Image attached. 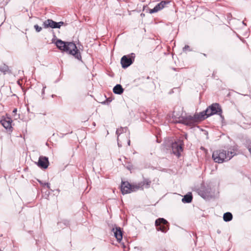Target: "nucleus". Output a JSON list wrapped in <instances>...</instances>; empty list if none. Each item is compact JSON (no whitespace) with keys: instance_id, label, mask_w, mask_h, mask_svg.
Here are the masks:
<instances>
[{"instance_id":"obj_1","label":"nucleus","mask_w":251,"mask_h":251,"mask_svg":"<svg viewBox=\"0 0 251 251\" xmlns=\"http://www.w3.org/2000/svg\"><path fill=\"white\" fill-rule=\"evenodd\" d=\"M236 149L234 148L227 151L223 150L215 151L213 152L212 158L215 162L222 163L229 160L234 156L236 154Z\"/></svg>"},{"instance_id":"obj_2","label":"nucleus","mask_w":251,"mask_h":251,"mask_svg":"<svg viewBox=\"0 0 251 251\" xmlns=\"http://www.w3.org/2000/svg\"><path fill=\"white\" fill-rule=\"evenodd\" d=\"M208 114L206 112V110L200 113L199 114H196L194 117L188 116L186 117H181L179 118V120L176 121L177 122L182 123L187 125H191L197 120H202L207 118Z\"/></svg>"},{"instance_id":"obj_3","label":"nucleus","mask_w":251,"mask_h":251,"mask_svg":"<svg viewBox=\"0 0 251 251\" xmlns=\"http://www.w3.org/2000/svg\"><path fill=\"white\" fill-rule=\"evenodd\" d=\"M208 114L206 112V110L200 113L199 114H196L194 117L188 116L186 117H181L179 118V120L176 121L177 122L182 123L187 125H191L197 120H202L207 118Z\"/></svg>"},{"instance_id":"obj_4","label":"nucleus","mask_w":251,"mask_h":251,"mask_svg":"<svg viewBox=\"0 0 251 251\" xmlns=\"http://www.w3.org/2000/svg\"><path fill=\"white\" fill-rule=\"evenodd\" d=\"M66 45V48L64 51H66L68 53L74 55L75 58L78 60L81 58L80 53L75 43L73 42H67Z\"/></svg>"},{"instance_id":"obj_5","label":"nucleus","mask_w":251,"mask_h":251,"mask_svg":"<svg viewBox=\"0 0 251 251\" xmlns=\"http://www.w3.org/2000/svg\"><path fill=\"white\" fill-rule=\"evenodd\" d=\"M136 184L131 185L128 182H122L121 184V191L123 194L130 193L137 190L135 188Z\"/></svg>"},{"instance_id":"obj_6","label":"nucleus","mask_w":251,"mask_h":251,"mask_svg":"<svg viewBox=\"0 0 251 251\" xmlns=\"http://www.w3.org/2000/svg\"><path fill=\"white\" fill-rule=\"evenodd\" d=\"M168 222L163 218H159L155 221V224L157 230H160L163 232H166L169 229L166 225Z\"/></svg>"},{"instance_id":"obj_7","label":"nucleus","mask_w":251,"mask_h":251,"mask_svg":"<svg viewBox=\"0 0 251 251\" xmlns=\"http://www.w3.org/2000/svg\"><path fill=\"white\" fill-rule=\"evenodd\" d=\"M206 112L208 113V116H209L216 114L220 115L221 116L222 109L218 103H215L209 106L206 109Z\"/></svg>"},{"instance_id":"obj_8","label":"nucleus","mask_w":251,"mask_h":251,"mask_svg":"<svg viewBox=\"0 0 251 251\" xmlns=\"http://www.w3.org/2000/svg\"><path fill=\"white\" fill-rule=\"evenodd\" d=\"M64 24L63 22L56 23L52 20L48 19L45 21L43 23V26L44 28H59L61 26Z\"/></svg>"},{"instance_id":"obj_9","label":"nucleus","mask_w":251,"mask_h":251,"mask_svg":"<svg viewBox=\"0 0 251 251\" xmlns=\"http://www.w3.org/2000/svg\"><path fill=\"white\" fill-rule=\"evenodd\" d=\"M172 151L173 153L179 157L180 152L182 151L181 141H179V143L175 142L172 145Z\"/></svg>"},{"instance_id":"obj_10","label":"nucleus","mask_w":251,"mask_h":251,"mask_svg":"<svg viewBox=\"0 0 251 251\" xmlns=\"http://www.w3.org/2000/svg\"><path fill=\"white\" fill-rule=\"evenodd\" d=\"M36 164L41 168L47 169L49 164L48 158L45 156H40L38 161L36 162Z\"/></svg>"},{"instance_id":"obj_11","label":"nucleus","mask_w":251,"mask_h":251,"mask_svg":"<svg viewBox=\"0 0 251 251\" xmlns=\"http://www.w3.org/2000/svg\"><path fill=\"white\" fill-rule=\"evenodd\" d=\"M151 181L149 179H144L143 181L136 184L137 190L139 189L143 190L144 188H148L150 187Z\"/></svg>"},{"instance_id":"obj_12","label":"nucleus","mask_w":251,"mask_h":251,"mask_svg":"<svg viewBox=\"0 0 251 251\" xmlns=\"http://www.w3.org/2000/svg\"><path fill=\"white\" fill-rule=\"evenodd\" d=\"M121 63L123 68H126L132 63V61L130 58H127L126 56L125 55L121 58Z\"/></svg>"},{"instance_id":"obj_13","label":"nucleus","mask_w":251,"mask_h":251,"mask_svg":"<svg viewBox=\"0 0 251 251\" xmlns=\"http://www.w3.org/2000/svg\"><path fill=\"white\" fill-rule=\"evenodd\" d=\"M166 3H167V2L166 1H162L161 2L157 4L153 9L150 10V13H155L162 9L164 7Z\"/></svg>"},{"instance_id":"obj_14","label":"nucleus","mask_w":251,"mask_h":251,"mask_svg":"<svg viewBox=\"0 0 251 251\" xmlns=\"http://www.w3.org/2000/svg\"><path fill=\"white\" fill-rule=\"evenodd\" d=\"M113 230L114 232V236L117 239V241H120L123 238L122 232L120 227H116L115 228H113Z\"/></svg>"},{"instance_id":"obj_15","label":"nucleus","mask_w":251,"mask_h":251,"mask_svg":"<svg viewBox=\"0 0 251 251\" xmlns=\"http://www.w3.org/2000/svg\"><path fill=\"white\" fill-rule=\"evenodd\" d=\"M11 122L10 119H4L1 121L2 125L6 129L10 128L11 127Z\"/></svg>"},{"instance_id":"obj_16","label":"nucleus","mask_w":251,"mask_h":251,"mask_svg":"<svg viewBox=\"0 0 251 251\" xmlns=\"http://www.w3.org/2000/svg\"><path fill=\"white\" fill-rule=\"evenodd\" d=\"M67 44V42H63L61 40H57L56 42V45L57 47V48L63 51H64V50L65 49L66 45Z\"/></svg>"},{"instance_id":"obj_17","label":"nucleus","mask_w":251,"mask_h":251,"mask_svg":"<svg viewBox=\"0 0 251 251\" xmlns=\"http://www.w3.org/2000/svg\"><path fill=\"white\" fill-rule=\"evenodd\" d=\"M113 91L115 94L120 95L123 93L124 89L120 84H117L113 88Z\"/></svg>"},{"instance_id":"obj_18","label":"nucleus","mask_w":251,"mask_h":251,"mask_svg":"<svg viewBox=\"0 0 251 251\" xmlns=\"http://www.w3.org/2000/svg\"><path fill=\"white\" fill-rule=\"evenodd\" d=\"M192 200V195L190 194H187L186 195H185L182 199V201L184 203H189L191 202Z\"/></svg>"},{"instance_id":"obj_19","label":"nucleus","mask_w":251,"mask_h":251,"mask_svg":"<svg viewBox=\"0 0 251 251\" xmlns=\"http://www.w3.org/2000/svg\"><path fill=\"white\" fill-rule=\"evenodd\" d=\"M223 219L226 222L230 221L232 219V215L230 212H226L224 214Z\"/></svg>"},{"instance_id":"obj_20","label":"nucleus","mask_w":251,"mask_h":251,"mask_svg":"<svg viewBox=\"0 0 251 251\" xmlns=\"http://www.w3.org/2000/svg\"><path fill=\"white\" fill-rule=\"evenodd\" d=\"M8 71V67L5 65L0 66V71L5 74Z\"/></svg>"},{"instance_id":"obj_21","label":"nucleus","mask_w":251,"mask_h":251,"mask_svg":"<svg viewBox=\"0 0 251 251\" xmlns=\"http://www.w3.org/2000/svg\"><path fill=\"white\" fill-rule=\"evenodd\" d=\"M124 128H118L116 130V134L118 135V136H119V135L123 131Z\"/></svg>"},{"instance_id":"obj_22","label":"nucleus","mask_w":251,"mask_h":251,"mask_svg":"<svg viewBox=\"0 0 251 251\" xmlns=\"http://www.w3.org/2000/svg\"><path fill=\"white\" fill-rule=\"evenodd\" d=\"M34 27L37 32H40L42 30V27L37 25H35Z\"/></svg>"},{"instance_id":"obj_23","label":"nucleus","mask_w":251,"mask_h":251,"mask_svg":"<svg viewBox=\"0 0 251 251\" xmlns=\"http://www.w3.org/2000/svg\"><path fill=\"white\" fill-rule=\"evenodd\" d=\"M187 50H190L189 46L188 45H185V47L183 48V51H186Z\"/></svg>"},{"instance_id":"obj_24","label":"nucleus","mask_w":251,"mask_h":251,"mask_svg":"<svg viewBox=\"0 0 251 251\" xmlns=\"http://www.w3.org/2000/svg\"><path fill=\"white\" fill-rule=\"evenodd\" d=\"M40 183L42 185H44V186H47V187L48 188H50V184H49V183H42L41 181H40Z\"/></svg>"},{"instance_id":"obj_25","label":"nucleus","mask_w":251,"mask_h":251,"mask_svg":"<svg viewBox=\"0 0 251 251\" xmlns=\"http://www.w3.org/2000/svg\"><path fill=\"white\" fill-rule=\"evenodd\" d=\"M248 150H249V151L251 153V146H249L248 147Z\"/></svg>"},{"instance_id":"obj_26","label":"nucleus","mask_w":251,"mask_h":251,"mask_svg":"<svg viewBox=\"0 0 251 251\" xmlns=\"http://www.w3.org/2000/svg\"><path fill=\"white\" fill-rule=\"evenodd\" d=\"M17 111V109L16 108H15L13 111V113H14V114H16V112Z\"/></svg>"},{"instance_id":"obj_27","label":"nucleus","mask_w":251,"mask_h":251,"mask_svg":"<svg viewBox=\"0 0 251 251\" xmlns=\"http://www.w3.org/2000/svg\"><path fill=\"white\" fill-rule=\"evenodd\" d=\"M130 141H128V145L129 146L130 145Z\"/></svg>"},{"instance_id":"obj_28","label":"nucleus","mask_w":251,"mask_h":251,"mask_svg":"<svg viewBox=\"0 0 251 251\" xmlns=\"http://www.w3.org/2000/svg\"><path fill=\"white\" fill-rule=\"evenodd\" d=\"M185 138L186 139H187V135H185Z\"/></svg>"}]
</instances>
